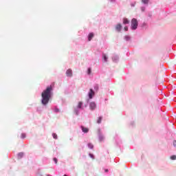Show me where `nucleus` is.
<instances>
[{
    "instance_id": "17",
    "label": "nucleus",
    "mask_w": 176,
    "mask_h": 176,
    "mask_svg": "<svg viewBox=\"0 0 176 176\" xmlns=\"http://www.w3.org/2000/svg\"><path fill=\"white\" fill-rule=\"evenodd\" d=\"M171 160H176V155H172L170 157Z\"/></svg>"
},
{
    "instance_id": "27",
    "label": "nucleus",
    "mask_w": 176,
    "mask_h": 176,
    "mask_svg": "<svg viewBox=\"0 0 176 176\" xmlns=\"http://www.w3.org/2000/svg\"><path fill=\"white\" fill-rule=\"evenodd\" d=\"M19 156H23V153H19Z\"/></svg>"
},
{
    "instance_id": "8",
    "label": "nucleus",
    "mask_w": 176,
    "mask_h": 176,
    "mask_svg": "<svg viewBox=\"0 0 176 176\" xmlns=\"http://www.w3.org/2000/svg\"><path fill=\"white\" fill-rule=\"evenodd\" d=\"M93 38H94V33H89V36H88V41H91V39H93Z\"/></svg>"
},
{
    "instance_id": "9",
    "label": "nucleus",
    "mask_w": 176,
    "mask_h": 176,
    "mask_svg": "<svg viewBox=\"0 0 176 176\" xmlns=\"http://www.w3.org/2000/svg\"><path fill=\"white\" fill-rule=\"evenodd\" d=\"M102 58L104 60V63H107L108 61V57L105 54H102Z\"/></svg>"
},
{
    "instance_id": "13",
    "label": "nucleus",
    "mask_w": 176,
    "mask_h": 176,
    "mask_svg": "<svg viewBox=\"0 0 176 176\" xmlns=\"http://www.w3.org/2000/svg\"><path fill=\"white\" fill-rule=\"evenodd\" d=\"M99 141H104V136L102 135H99Z\"/></svg>"
},
{
    "instance_id": "7",
    "label": "nucleus",
    "mask_w": 176,
    "mask_h": 176,
    "mask_svg": "<svg viewBox=\"0 0 176 176\" xmlns=\"http://www.w3.org/2000/svg\"><path fill=\"white\" fill-rule=\"evenodd\" d=\"M81 130L82 133H89V128L81 126Z\"/></svg>"
},
{
    "instance_id": "24",
    "label": "nucleus",
    "mask_w": 176,
    "mask_h": 176,
    "mask_svg": "<svg viewBox=\"0 0 176 176\" xmlns=\"http://www.w3.org/2000/svg\"><path fill=\"white\" fill-rule=\"evenodd\" d=\"M90 157H92V159H94V156L93 155V154H89Z\"/></svg>"
},
{
    "instance_id": "28",
    "label": "nucleus",
    "mask_w": 176,
    "mask_h": 176,
    "mask_svg": "<svg viewBox=\"0 0 176 176\" xmlns=\"http://www.w3.org/2000/svg\"><path fill=\"white\" fill-rule=\"evenodd\" d=\"M111 2H113V1H115V0H111Z\"/></svg>"
},
{
    "instance_id": "11",
    "label": "nucleus",
    "mask_w": 176,
    "mask_h": 176,
    "mask_svg": "<svg viewBox=\"0 0 176 176\" xmlns=\"http://www.w3.org/2000/svg\"><path fill=\"white\" fill-rule=\"evenodd\" d=\"M142 3H144V5H148L149 3V0H142Z\"/></svg>"
},
{
    "instance_id": "21",
    "label": "nucleus",
    "mask_w": 176,
    "mask_h": 176,
    "mask_svg": "<svg viewBox=\"0 0 176 176\" xmlns=\"http://www.w3.org/2000/svg\"><path fill=\"white\" fill-rule=\"evenodd\" d=\"M21 138H25V134L22 133L21 134Z\"/></svg>"
},
{
    "instance_id": "29",
    "label": "nucleus",
    "mask_w": 176,
    "mask_h": 176,
    "mask_svg": "<svg viewBox=\"0 0 176 176\" xmlns=\"http://www.w3.org/2000/svg\"><path fill=\"white\" fill-rule=\"evenodd\" d=\"M63 176H68V175H64Z\"/></svg>"
},
{
    "instance_id": "3",
    "label": "nucleus",
    "mask_w": 176,
    "mask_h": 176,
    "mask_svg": "<svg viewBox=\"0 0 176 176\" xmlns=\"http://www.w3.org/2000/svg\"><path fill=\"white\" fill-rule=\"evenodd\" d=\"M97 105L96 104V102H91L90 104H89V108L90 109H91L92 111H94V109H96Z\"/></svg>"
},
{
    "instance_id": "12",
    "label": "nucleus",
    "mask_w": 176,
    "mask_h": 176,
    "mask_svg": "<svg viewBox=\"0 0 176 176\" xmlns=\"http://www.w3.org/2000/svg\"><path fill=\"white\" fill-rule=\"evenodd\" d=\"M102 120V117H99V118H98L97 123H98V124H100V123H101Z\"/></svg>"
},
{
    "instance_id": "25",
    "label": "nucleus",
    "mask_w": 176,
    "mask_h": 176,
    "mask_svg": "<svg viewBox=\"0 0 176 176\" xmlns=\"http://www.w3.org/2000/svg\"><path fill=\"white\" fill-rule=\"evenodd\" d=\"M108 171H109L108 169H105V170H104V172H105V173H108Z\"/></svg>"
},
{
    "instance_id": "18",
    "label": "nucleus",
    "mask_w": 176,
    "mask_h": 176,
    "mask_svg": "<svg viewBox=\"0 0 176 176\" xmlns=\"http://www.w3.org/2000/svg\"><path fill=\"white\" fill-rule=\"evenodd\" d=\"M126 41H130V37L129 36H125Z\"/></svg>"
},
{
    "instance_id": "26",
    "label": "nucleus",
    "mask_w": 176,
    "mask_h": 176,
    "mask_svg": "<svg viewBox=\"0 0 176 176\" xmlns=\"http://www.w3.org/2000/svg\"><path fill=\"white\" fill-rule=\"evenodd\" d=\"M142 12H144V11L145 10V8H142Z\"/></svg>"
},
{
    "instance_id": "6",
    "label": "nucleus",
    "mask_w": 176,
    "mask_h": 176,
    "mask_svg": "<svg viewBox=\"0 0 176 176\" xmlns=\"http://www.w3.org/2000/svg\"><path fill=\"white\" fill-rule=\"evenodd\" d=\"M93 96H94V91H93V89H91L89 92V98L91 99L93 98Z\"/></svg>"
},
{
    "instance_id": "2",
    "label": "nucleus",
    "mask_w": 176,
    "mask_h": 176,
    "mask_svg": "<svg viewBox=\"0 0 176 176\" xmlns=\"http://www.w3.org/2000/svg\"><path fill=\"white\" fill-rule=\"evenodd\" d=\"M138 27V21L136 19H133L131 20V28L132 30H137V28Z\"/></svg>"
},
{
    "instance_id": "10",
    "label": "nucleus",
    "mask_w": 176,
    "mask_h": 176,
    "mask_svg": "<svg viewBox=\"0 0 176 176\" xmlns=\"http://www.w3.org/2000/svg\"><path fill=\"white\" fill-rule=\"evenodd\" d=\"M129 23H130V21H129V19H127L126 18L123 19V24H129Z\"/></svg>"
},
{
    "instance_id": "14",
    "label": "nucleus",
    "mask_w": 176,
    "mask_h": 176,
    "mask_svg": "<svg viewBox=\"0 0 176 176\" xmlns=\"http://www.w3.org/2000/svg\"><path fill=\"white\" fill-rule=\"evenodd\" d=\"M88 147L90 148V149H93V148L94 147V146H93V144L91 143H89L88 144Z\"/></svg>"
},
{
    "instance_id": "15",
    "label": "nucleus",
    "mask_w": 176,
    "mask_h": 176,
    "mask_svg": "<svg viewBox=\"0 0 176 176\" xmlns=\"http://www.w3.org/2000/svg\"><path fill=\"white\" fill-rule=\"evenodd\" d=\"M82 105H83V103L82 102H79L78 104V108H82Z\"/></svg>"
},
{
    "instance_id": "16",
    "label": "nucleus",
    "mask_w": 176,
    "mask_h": 176,
    "mask_svg": "<svg viewBox=\"0 0 176 176\" xmlns=\"http://www.w3.org/2000/svg\"><path fill=\"white\" fill-rule=\"evenodd\" d=\"M52 137H53V138H54V140H57V134L53 133Z\"/></svg>"
},
{
    "instance_id": "19",
    "label": "nucleus",
    "mask_w": 176,
    "mask_h": 176,
    "mask_svg": "<svg viewBox=\"0 0 176 176\" xmlns=\"http://www.w3.org/2000/svg\"><path fill=\"white\" fill-rule=\"evenodd\" d=\"M124 31H129V28L127 26H125L124 28Z\"/></svg>"
},
{
    "instance_id": "1",
    "label": "nucleus",
    "mask_w": 176,
    "mask_h": 176,
    "mask_svg": "<svg viewBox=\"0 0 176 176\" xmlns=\"http://www.w3.org/2000/svg\"><path fill=\"white\" fill-rule=\"evenodd\" d=\"M52 91H53V86L50 85L47 87L45 90H44L41 94L42 100L41 102L43 105H46L52 97Z\"/></svg>"
},
{
    "instance_id": "22",
    "label": "nucleus",
    "mask_w": 176,
    "mask_h": 176,
    "mask_svg": "<svg viewBox=\"0 0 176 176\" xmlns=\"http://www.w3.org/2000/svg\"><path fill=\"white\" fill-rule=\"evenodd\" d=\"M54 162H55L56 164H57V158H54Z\"/></svg>"
},
{
    "instance_id": "4",
    "label": "nucleus",
    "mask_w": 176,
    "mask_h": 176,
    "mask_svg": "<svg viewBox=\"0 0 176 176\" xmlns=\"http://www.w3.org/2000/svg\"><path fill=\"white\" fill-rule=\"evenodd\" d=\"M66 75L67 76L72 77V69H69L66 71Z\"/></svg>"
},
{
    "instance_id": "5",
    "label": "nucleus",
    "mask_w": 176,
    "mask_h": 176,
    "mask_svg": "<svg viewBox=\"0 0 176 176\" xmlns=\"http://www.w3.org/2000/svg\"><path fill=\"white\" fill-rule=\"evenodd\" d=\"M116 30L118 32H120V31L122 30V25L120 23H118L116 26Z\"/></svg>"
},
{
    "instance_id": "20",
    "label": "nucleus",
    "mask_w": 176,
    "mask_h": 176,
    "mask_svg": "<svg viewBox=\"0 0 176 176\" xmlns=\"http://www.w3.org/2000/svg\"><path fill=\"white\" fill-rule=\"evenodd\" d=\"M88 74H89V75H90V74H91V69H90V68L88 69Z\"/></svg>"
},
{
    "instance_id": "23",
    "label": "nucleus",
    "mask_w": 176,
    "mask_h": 176,
    "mask_svg": "<svg viewBox=\"0 0 176 176\" xmlns=\"http://www.w3.org/2000/svg\"><path fill=\"white\" fill-rule=\"evenodd\" d=\"M173 146H176V140H174V141H173Z\"/></svg>"
}]
</instances>
